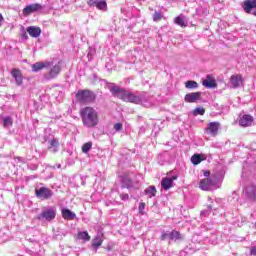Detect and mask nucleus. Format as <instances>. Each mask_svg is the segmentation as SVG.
Returning a JSON list of instances; mask_svg holds the SVG:
<instances>
[{"label":"nucleus","mask_w":256,"mask_h":256,"mask_svg":"<svg viewBox=\"0 0 256 256\" xmlns=\"http://www.w3.org/2000/svg\"><path fill=\"white\" fill-rule=\"evenodd\" d=\"M123 101H126L127 103H135V105H142V107H152L153 101H155V98L151 96L147 92H142L139 95H135L134 93H123Z\"/></svg>","instance_id":"f257e3e1"},{"label":"nucleus","mask_w":256,"mask_h":256,"mask_svg":"<svg viewBox=\"0 0 256 256\" xmlns=\"http://www.w3.org/2000/svg\"><path fill=\"white\" fill-rule=\"evenodd\" d=\"M80 117L84 127L93 129L99 125V112L91 106H86L80 110Z\"/></svg>","instance_id":"f03ea898"},{"label":"nucleus","mask_w":256,"mask_h":256,"mask_svg":"<svg viewBox=\"0 0 256 256\" xmlns=\"http://www.w3.org/2000/svg\"><path fill=\"white\" fill-rule=\"evenodd\" d=\"M223 181V176L219 174H212L209 178L200 180L199 188L202 191H213L219 189V183Z\"/></svg>","instance_id":"7ed1b4c3"},{"label":"nucleus","mask_w":256,"mask_h":256,"mask_svg":"<svg viewBox=\"0 0 256 256\" xmlns=\"http://www.w3.org/2000/svg\"><path fill=\"white\" fill-rule=\"evenodd\" d=\"M76 99L80 103H93L95 101V93L90 90H79L76 93Z\"/></svg>","instance_id":"20e7f679"},{"label":"nucleus","mask_w":256,"mask_h":256,"mask_svg":"<svg viewBox=\"0 0 256 256\" xmlns=\"http://www.w3.org/2000/svg\"><path fill=\"white\" fill-rule=\"evenodd\" d=\"M35 195L37 199H41L42 201H45L53 197V191L47 187H40L35 190Z\"/></svg>","instance_id":"39448f33"},{"label":"nucleus","mask_w":256,"mask_h":256,"mask_svg":"<svg viewBox=\"0 0 256 256\" xmlns=\"http://www.w3.org/2000/svg\"><path fill=\"white\" fill-rule=\"evenodd\" d=\"M57 215L55 209L51 207L44 208L41 214L38 216V219H45L46 221H53Z\"/></svg>","instance_id":"423d86ee"},{"label":"nucleus","mask_w":256,"mask_h":256,"mask_svg":"<svg viewBox=\"0 0 256 256\" xmlns=\"http://www.w3.org/2000/svg\"><path fill=\"white\" fill-rule=\"evenodd\" d=\"M161 241H177V239H181V234L179 231H163L160 236Z\"/></svg>","instance_id":"0eeeda50"},{"label":"nucleus","mask_w":256,"mask_h":256,"mask_svg":"<svg viewBox=\"0 0 256 256\" xmlns=\"http://www.w3.org/2000/svg\"><path fill=\"white\" fill-rule=\"evenodd\" d=\"M59 73H61V62H58L48 73L44 74V79L51 81V79H55Z\"/></svg>","instance_id":"6e6552de"},{"label":"nucleus","mask_w":256,"mask_h":256,"mask_svg":"<svg viewBox=\"0 0 256 256\" xmlns=\"http://www.w3.org/2000/svg\"><path fill=\"white\" fill-rule=\"evenodd\" d=\"M41 9H43V6H41V4L39 3L29 4L23 9L22 13L27 17L32 13H37V11H41Z\"/></svg>","instance_id":"1a4fd4ad"},{"label":"nucleus","mask_w":256,"mask_h":256,"mask_svg":"<svg viewBox=\"0 0 256 256\" xmlns=\"http://www.w3.org/2000/svg\"><path fill=\"white\" fill-rule=\"evenodd\" d=\"M173 181H177V175L162 178L161 180L162 189H164V191H169V189H171V187H173L174 185Z\"/></svg>","instance_id":"9d476101"},{"label":"nucleus","mask_w":256,"mask_h":256,"mask_svg":"<svg viewBox=\"0 0 256 256\" xmlns=\"http://www.w3.org/2000/svg\"><path fill=\"white\" fill-rule=\"evenodd\" d=\"M245 13H251L256 17V0H246L243 3Z\"/></svg>","instance_id":"9b49d317"},{"label":"nucleus","mask_w":256,"mask_h":256,"mask_svg":"<svg viewBox=\"0 0 256 256\" xmlns=\"http://www.w3.org/2000/svg\"><path fill=\"white\" fill-rule=\"evenodd\" d=\"M243 85V76L241 74H235L230 77L231 89H239Z\"/></svg>","instance_id":"f8f14e48"},{"label":"nucleus","mask_w":256,"mask_h":256,"mask_svg":"<svg viewBox=\"0 0 256 256\" xmlns=\"http://www.w3.org/2000/svg\"><path fill=\"white\" fill-rule=\"evenodd\" d=\"M253 121H255V118L249 114H244L240 116L239 118V126L240 127H251L253 125Z\"/></svg>","instance_id":"ddd939ff"},{"label":"nucleus","mask_w":256,"mask_h":256,"mask_svg":"<svg viewBox=\"0 0 256 256\" xmlns=\"http://www.w3.org/2000/svg\"><path fill=\"white\" fill-rule=\"evenodd\" d=\"M219 122H210L205 129L207 135H211V137H216L217 133H219Z\"/></svg>","instance_id":"4468645a"},{"label":"nucleus","mask_w":256,"mask_h":256,"mask_svg":"<svg viewBox=\"0 0 256 256\" xmlns=\"http://www.w3.org/2000/svg\"><path fill=\"white\" fill-rule=\"evenodd\" d=\"M203 87H206V89H215L217 87V82H215V78L211 75H207L206 79L202 80Z\"/></svg>","instance_id":"2eb2a0df"},{"label":"nucleus","mask_w":256,"mask_h":256,"mask_svg":"<svg viewBox=\"0 0 256 256\" xmlns=\"http://www.w3.org/2000/svg\"><path fill=\"white\" fill-rule=\"evenodd\" d=\"M201 99V92H192L185 95L184 100L186 103H197Z\"/></svg>","instance_id":"dca6fc26"},{"label":"nucleus","mask_w":256,"mask_h":256,"mask_svg":"<svg viewBox=\"0 0 256 256\" xmlns=\"http://www.w3.org/2000/svg\"><path fill=\"white\" fill-rule=\"evenodd\" d=\"M244 193L250 201H256V186L249 185L245 188Z\"/></svg>","instance_id":"f3484780"},{"label":"nucleus","mask_w":256,"mask_h":256,"mask_svg":"<svg viewBox=\"0 0 256 256\" xmlns=\"http://www.w3.org/2000/svg\"><path fill=\"white\" fill-rule=\"evenodd\" d=\"M11 75L13 79H15L17 85H23V74L21 73V70L13 68L11 70Z\"/></svg>","instance_id":"a211bd4d"},{"label":"nucleus","mask_w":256,"mask_h":256,"mask_svg":"<svg viewBox=\"0 0 256 256\" xmlns=\"http://www.w3.org/2000/svg\"><path fill=\"white\" fill-rule=\"evenodd\" d=\"M27 33L30 37L37 39V37L41 36V29L37 26H30L27 28Z\"/></svg>","instance_id":"6ab92c4d"},{"label":"nucleus","mask_w":256,"mask_h":256,"mask_svg":"<svg viewBox=\"0 0 256 256\" xmlns=\"http://www.w3.org/2000/svg\"><path fill=\"white\" fill-rule=\"evenodd\" d=\"M62 217L68 221H73L77 215L71 211L69 208H62Z\"/></svg>","instance_id":"aec40b11"},{"label":"nucleus","mask_w":256,"mask_h":256,"mask_svg":"<svg viewBox=\"0 0 256 256\" xmlns=\"http://www.w3.org/2000/svg\"><path fill=\"white\" fill-rule=\"evenodd\" d=\"M49 65H51V63H49V62H36L32 65V71L34 73H37V72L41 71L42 69L49 67Z\"/></svg>","instance_id":"412c9836"},{"label":"nucleus","mask_w":256,"mask_h":256,"mask_svg":"<svg viewBox=\"0 0 256 256\" xmlns=\"http://www.w3.org/2000/svg\"><path fill=\"white\" fill-rule=\"evenodd\" d=\"M49 151L52 153H57L59 151V139L53 138L52 140H49Z\"/></svg>","instance_id":"4be33fe9"},{"label":"nucleus","mask_w":256,"mask_h":256,"mask_svg":"<svg viewBox=\"0 0 256 256\" xmlns=\"http://www.w3.org/2000/svg\"><path fill=\"white\" fill-rule=\"evenodd\" d=\"M206 159H207V156L205 154H194L191 157V163H193V165H199L201 161H205Z\"/></svg>","instance_id":"5701e85b"},{"label":"nucleus","mask_w":256,"mask_h":256,"mask_svg":"<svg viewBox=\"0 0 256 256\" xmlns=\"http://www.w3.org/2000/svg\"><path fill=\"white\" fill-rule=\"evenodd\" d=\"M121 183L124 189H131V187H133V181H131L127 176H122Z\"/></svg>","instance_id":"b1692460"},{"label":"nucleus","mask_w":256,"mask_h":256,"mask_svg":"<svg viewBox=\"0 0 256 256\" xmlns=\"http://www.w3.org/2000/svg\"><path fill=\"white\" fill-rule=\"evenodd\" d=\"M145 195H147L150 199H153L157 195V188L155 186H149L144 190Z\"/></svg>","instance_id":"393cba45"},{"label":"nucleus","mask_w":256,"mask_h":256,"mask_svg":"<svg viewBox=\"0 0 256 256\" xmlns=\"http://www.w3.org/2000/svg\"><path fill=\"white\" fill-rule=\"evenodd\" d=\"M111 92L114 94V95H117V97H120V99H122L123 101V94L124 93H131L129 91H126V90H121L119 87L117 86H114L111 88Z\"/></svg>","instance_id":"a878e982"},{"label":"nucleus","mask_w":256,"mask_h":256,"mask_svg":"<svg viewBox=\"0 0 256 256\" xmlns=\"http://www.w3.org/2000/svg\"><path fill=\"white\" fill-rule=\"evenodd\" d=\"M185 87H186V89H189V90L198 89L199 83H197L194 80H188L185 82Z\"/></svg>","instance_id":"bb28decb"},{"label":"nucleus","mask_w":256,"mask_h":256,"mask_svg":"<svg viewBox=\"0 0 256 256\" xmlns=\"http://www.w3.org/2000/svg\"><path fill=\"white\" fill-rule=\"evenodd\" d=\"M101 245H103V239H101L99 236L92 240V247H94V249L100 248Z\"/></svg>","instance_id":"cd10ccee"},{"label":"nucleus","mask_w":256,"mask_h":256,"mask_svg":"<svg viewBox=\"0 0 256 256\" xmlns=\"http://www.w3.org/2000/svg\"><path fill=\"white\" fill-rule=\"evenodd\" d=\"M78 239H82L83 241H91V236L89 232L83 231L78 233Z\"/></svg>","instance_id":"c85d7f7f"},{"label":"nucleus","mask_w":256,"mask_h":256,"mask_svg":"<svg viewBox=\"0 0 256 256\" xmlns=\"http://www.w3.org/2000/svg\"><path fill=\"white\" fill-rule=\"evenodd\" d=\"M96 7L97 9H100V11H105V9H107V2L104 0L101 1H97L96 2Z\"/></svg>","instance_id":"c756f323"},{"label":"nucleus","mask_w":256,"mask_h":256,"mask_svg":"<svg viewBox=\"0 0 256 256\" xmlns=\"http://www.w3.org/2000/svg\"><path fill=\"white\" fill-rule=\"evenodd\" d=\"M174 21L176 25H179L180 27H187V24L185 23V19H183V16H177Z\"/></svg>","instance_id":"7c9ffc66"},{"label":"nucleus","mask_w":256,"mask_h":256,"mask_svg":"<svg viewBox=\"0 0 256 256\" xmlns=\"http://www.w3.org/2000/svg\"><path fill=\"white\" fill-rule=\"evenodd\" d=\"M192 114L197 117V115H205V108L197 107L192 111Z\"/></svg>","instance_id":"2f4dec72"},{"label":"nucleus","mask_w":256,"mask_h":256,"mask_svg":"<svg viewBox=\"0 0 256 256\" xmlns=\"http://www.w3.org/2000/svg\"><path fill=\"white\" fill-rule=\"evenodd\" d=\"M13 125V120L11 117L7 116L3 119V127L9 128Z\"/></svg>","instance_id":"473e14b6"},{"label":"nucleus","mask_w":256,"mask_h":256,"mask_svg":"<svg viewBox=\"0 0 256 256\" xmlns=\"http://www.w3.org/2000/svg\"><path fill=\"white\" fill-rule=\"evenodd\" d=\"M91 147H93V142H87L82 146V153H87L91 151Z\"/></svg>","instance_id":"72a5a7b5"},{"label":"nucleus","mask_w":256,"mask_h":256,"mask_svg":"<svg viewBox=\"0 0 256 256\" xmlns=\"http://www.w3.org/2000/svg\"><path fill=\"white\" fill-rule=\"evenodd\" d=\"M161 17H163V15L160 12H155L153 15V21H161Z\"/></svg>","instance_id":"f704fd0d"},{"label":"nucleus","mask_w":256,"mask_h":256,"mask_svg":"<svg viewBox=\"0 0 256 256\" xmlns=\"http://www.w3.org/2000/svg\"><path fill=\"white\" fill-rule=\"evenodd\" d=\"M114 129L115 131H121V129H123V124L121 122L114 124Z\"/></svg>","instance_id":"c9c22d12"},{"label":"nucleus","mask_w":256,"mask_h":256,"mask_svg":"<svg viewBox=\"0 0 256 256\" xmlns=\"http://www.w3.org/2000/svg\"><path fill=\"white\" fill-rule=\"evenodd\" d=\"M138 209H139V213H141V214L143 215V213H145V212H144V211H145V203L141 202V203L139 204Z\"/></svg>","instance_id":"e433bc0d"},{"label":"nucleus","mask_w":256,"mask_h":256,"mask_svg":"<svg viewBox=\"0 0 256 256\" xmlns=\"http://www.w3.org/2000/svg\"><path fill=\"white\" fill-rule=\"evenodd\" d=\"M97 1L98 0H89L88 1L89 7H96L97 6Z\"/></svg>","instance_id":"4c0bfd02"},{"label":"nucleus","mask_w":256,"mask_h":256,"mask_svg":"<svg viewBox=\"0 0 256 256\" xmlns=\"http://www.w3.org/2000/svg\"><path fill=\"white\" fill-rule=\"evenodd\" d=\"M120 199H122V201H129V194H120Z\"/></svg>","instance_id":"58836bf2"},{"label":"nucleus","mask_w":256,"mask_h":256,"mask_svg":"<svg viewBox=\"0 0 256 256\" xmlns=\"http://www.w3.org/2000/svg\"><path fill=\"white\" fill-rule=\"evenodd\" d=\"M250 255L256 256V246H252V247L250 248Z\"/></svg>","instance_id":"ea45409f"},{"label":"nucleus","mask_w":256,"mask_h":256,"mask_svg":"<svg viewBox=\"0 0 256 256\" xmlns=\"http://www.w3.org/2000/svg\"><path fill=\"white\" fill-rule=\"evenodd\" d=\"M208 214H209V211L207 210H204L201 212L202 217H207Z\"/></svg>","instance_id":"a19ab883"},{"label":"nucleus","mask_w":256,"mask_h":256,"mask_svg":"<svg viewBox=\"0 0 256 256\" xmlns=\"http://www.w3.org/2000/svg\"><path fill=\"white\" fill-rule=\"evenodd\" d=\"M210 175H211V172H209V171L204 172V177H209Z\"/></svg>","instance_id":"79ce46f5"},{"label":"nucleus","mask_w":256,"mask_h":256,"mask_svg":"<svg viewBox=\"0 0 256 256\" xmlns=\"http://www.w3.org/2000/svg\"><path fill=\"white\" fill-rule=\"evenodd\" d=\"M3 21H4L3 14H0V25H3Z\"/></svg>","instance_id":"37998d69"},{"label":"nucleus","mask_w":256,"mask_h":256,"mask_svg":"<svg viewBox=\"0 0 256 256\" xmlns=\"http://www.w3.org/2000/svg\"><path fill=\"white\" fill-rule=\"evenodd\" d=\"M211 209H212L211 206H208V210L211 211Z\"/></svg>","instance_id":"c03bdc74"},{"label":"nucleus","mask_w":256,"mask_h":256,"mask_svg":"<svg viewBox=\"0 0 256 256\" xmlns=\"http://www.w3.org/2000/svg\"><path fill=\"white\" fill-rule=\"evenodd\" d=\"M60 167H61V164L58 165V168H60Z\"/></svg>","instance_id":"a18cd8bd"}]
</instances>
